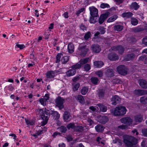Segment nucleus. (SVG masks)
<instances>
[{"label":"nucleus","instance_id":"obj_1","mask_svg":"<svg viewBox=\"0 0 147 147\" xmlns=\"http://www.w3.org/2000/svg\"><path fill=\"white\" fill-rule=\"evenodd\" d=\"M36 110L38 112L40 118L43 120L41 123V125L42 126L45 125L48 122L49 117L46 116L45 115H49V111H44L43 109H37Z\"/></svg>","mask_w":147,"mask_h":147},{"label":"nucleus","instance_id":"obj_2","mask_svg":"<svg viewBox=\"0 0 147 147\" xmlns=\"http://www.w3.org/2000/svg\"><path fill=\"white\" fill-rule=\"evenodd\" d=\"M123 142L127 146L131 147L138 143V140L134 137L128 136L124 138Z\"/></svg>","mask_w":147,"mask_h":147},{"label":"nucleus","instance_id":"obj_3","mask_svg":"<svg viewBox=\"0 0 147 147\" xmlns=\"http://www.w3.org/2000/svg\"><path fill=\"white\" fill-rule=\"evenodd\" d=\"M127 111L125 107L120 106L116 107L112 113L115 116H123L126 114Z\"/></svg>","mask_w":147,"mask_h":147},{"label":"nucleus","instance_id":"obj_4","mask_svg":"<svg viewBox=\"0 0 147 147\" xmlns=\"http://www.w3.org/2000/svg\"><path fill=\"white\" fill-rule=\"evenodd\" d=\"M64 102V99L60 96H58L55 99V105L58 108L59 110H61L63 109L64 108V106L63 103Z\"/></svg>","mask_w":147,"mask_h":147},{"label":"nucleus","instance_id":"obj_5","mask_svg":"<svg viewBox=\"0 0 147 147\" xmlns=\"http://www.w3.org/2000/svg\"><path fill=\"white\" fill-rule=\"evenodd\" d=\"M117 70L118 73L122 75H125L127 74V68L124 65L118 66L117 68Z\"/></svg>","mask_w":147,"mask_h":147},{"label":"nucleus","instance_id":"obj_6","mask_svg":"<svg viewBox=\"0 0 147 147\" xmlns=\"http://www.w3.org/2000/svg\"><path fill=\"white\" fill-rule=\"evenodd\" d=\"M110 15V13L108 11H107L105 13H102L100 15V17L98 19V23L100 24H102L105 20L107 19Z\"/></svg>","mask_w":147,"mask_h":147},{"label":"nucleus","instance_id":"obj_7","mask_svg":"<svg viewBox=\"0 0 147 147\" xmlns=\"http://www.w3.org/2000/svg\"><path fill=\"white\" fill-rule=\"evenodd\" d=\"M120 121L122 123L130 126L132 123V120L130 117H125L121 119Z\"/></svg>","mask_w":147,"mask_h":147},{"label":"nucleus","instance_id":"obj_8","mask_svg":"<svg viewBox=\"0 0 147 147\" xmlns=\"http://www.w3.org/2000/svg\"><path fill=\"white\" fill-rule=\"evenodd\" d=\"M111 48L113 51H118V53L120 55H122L125 51V48L121 45L113 46Z\"/></svg>","mask_w":147,"mask_h":147},{"label":"nucleus","instance_id":"obj_9","mask_svg":"<svg viewBox=\"0 0 147 147\" xmlns=\"http://www.w3.org/2000/svg\"><path fill=\"white\" fill-rule=\"evenodd\" d=\"M121 98L117 95H115L111 98V104L114 105H116L120 103L121 101Z\"/></svg>","mask_w":147,"mask_h":147},{"label":"nucleus","instance_id":"obj_10","mask_svg":"<svg viewBox=\"0 0 147 147\" xmlns=\"http://www.w3.org/2000/svg\"><path fill=\"white\" fill-rule=\"evenodd\" d=\"M133 93L135 95L141 96L147 94V90L141 89H135L133 91Z\"/></svg>","mask_w":147,"mask_h":147},{"label":"nucleus","instance_id":"obj_11","mask_svg":"<svg viewBox=\"0 0 147 147\" xmlns=\"http://www.w3.org/2000/svg\"><path fill=\"white\" fill-rule=\"evenodd\" d=\"M109 120V117L107 116L100 115L99 117L98 121L101 124H105Z\"/></svg>","mask_w":147,"mask_h":147},{"label":"nucleus","instance_id":"obj_12","mask_svg":"<svg viewBox=\"0 0 147 147\" xmlns=\"http://www.w3.org/2000/svg\"><path fill=\"white\" fill-rule=\"evenodd\" d=\"M89 9L90 16L99 17L98 11L97 9L94 6L90 7Z\"/></svg>","mask_w":147,"mask_h":147},{"label":"nucleus","instance_id":"obj_13","mask_svg":"<svg viewBox=\"0 0 147 147\" xmlns=\"http://www.w3.org/2000/svg\"><path fill=\"white\" fill-rule=\"evenodd\" d=\"M92 52L95 53H99L101 51L100 46L98 44H93L91 46Z\"/></svg>","mask_w":147,"mask_h":147},{"label":"nucleus","instance_id":"obj_14","mask_svg":"<svg viewBox=\"0 0 147 147\" xmlns=\"http://www.w3.org/2000/svg\"><path fill=\"white\" fill-rule=\"evenodd\" d=\"M105 93V90L104 88L100 89L98 90L97 94L100 99H102L104 98Z\"/></svg>","mask_w":147,"mask_h":147},{"label":"nucleus","instance_id":"obj_15","mask_svg":"<svg viewBox=\"0 0 147 147\" xmlns=\"http://www.w3.org/2000/svg\"><path fill=\"white\" fill-rule=\"evenodd\" d=\"M105 76L107 77L110 78L114 76V72L112 69H107L105 73Z\"/></svg>","mask_w":147,"mask_h":147},{"label":"nucleus","instance_id":"obj_16","mask_svg":"<svg viewBox=\"0 0 147 147\" xmlns=\"http://www.w3.org/2000/svg\"><path fill=\"white\" fill-rule=\"evenodd\" d=\"M108 58L111 61H116L118 59L119 57L115 53H111L108 55Z\"/></svg>","mask_w":147,"mask_h":147},{"label":"nucleus","instance_id":"obj_17","mask_svg":"<svg viewBox=\"0 0 147 147\" xmlns=\"http://www.w3.org/2000/svg\"><path fill=\"white\" fill-rule=\"evenodd\" d=\"M63 117L64 121L67 122L70 121L71 119L70 118V117H71V116L68 111H66L63 114Z\"/></svg>","mask_w":147,"mask_h":147},{"label":"nucleus","instance_id":"obj_18","mask_svg":"<svg viewBox=\"0 0 147 147\" xmlns=\"http://www.w3.org/2000/svg\"><path fill=\"white\" fill-rule=\"evenodd\" d=\"M139 84L140 86L144 89L147 88V81L144 79L139 80Z\"/></svg>","mask_w":147,"mask_h":147},{"label":"nucleus","instance_id":"obj_19","mask_svg":"<svg viewBox=\"0 0 147 147\" xmlns=\"http://www.w3.org/2000/svg\"><path fill=\"white\" fill-rule=\"evenodd\" d=\"M105 127L102 125L98 124L95 126V128L96 131L98 132H103Z\"/></svg>","mask_w":147,"mask_h":147},{"label":"nucleus","instance_id":"obj_20","mask_svg":"<svg viewBox=\"0 0 147 147\" xmlns=\"http://www.w3.org/2000/svg\"><path fill=\"white\" fill-rule=\"evenodd\" d=\"M93 64L94 67L100 68L104 65V63L102 61H96L93 62Z\"/></svg>","mask_w":147,"mask_h":147},{"label":"nucleus","instance_id":"obj_21","mask_svg":"<svg viewBox=\"0 0 147 147\" xmlns=\"http://www.w3.org/2000/svg\"><path fill=\"white\" fill-rule=\"evenodd\" d=\"M135 57L133 53H131L127 55L124 57V59L126 61L133 60Z\"/></svg>","mask_w":147,"mask_h":147},{"label":"nucleus","instance_id":"obj_22","mask_svg":"<svg viewBox=\"0 0 147 147\" xmlns=\"http://www.w3.org/2000/svg\"><path fill=\"white\" fill-rule=\"evenodd\" d=\"M76 70L72 68L69 69L66 72L67 77H69L74 75L76 74Z\"/></svg>","mask_w":147,"mask_h":147},{"label":"nucleus","instance_id":"obj_23","mask_svg":"<svg viewBox=\"0 0 147 147\" xmlns=\"http://www.w3.org/2000/svg\"><path fill=\"white\" fill-rule=\"evenodd\" d=\"M134 121L137 123H141L143 120V117L141 114L137 115L134 117Z\"/></svg>","mask_w":147,"mask_h":147},{"label":"nucleus","instance_id":"obj_24","mask_svg":"<svg viewBox=\"0 0 147 147\" xmlns=\"http://www.w3.org/2000/svg\"><path fill=\"white\" fill-rule=\"evenodd\" d=\"M98 17H99L98 16H90L89 21L91 24H94L98 22L97 18Z\"/></svg>","mask_w":147,"mask_h":147},{"label":"nucleus","instance_id":"obj_25","mask_svg":"<svg viewBox=\"0 0 147 147\" xmlns=\"http://www.w3.org/2000/svg\"><path fill=\"white\" fill-rule=\"evenodd\" d=\"M133 13L130 12H124L122 14L121 16L125 19L129 18L131 17L133 15Z\"/></svg>","mask_w":147,"mask_h":147},{"label":"nucleus","instance_id":"obj_26","mask_svg":"<svg viewBox=\"0 0 147 147\" xmlns=\"http://www.w3.org/2000/svg\"><path fill=\"white\" fill-rule=\"evenodd\" d=\"M97 105L99 107L101 111L102 112H105L107 111V107L105 105L99 103L97 104Z\"/></svg>","mask_w":147,"mask_h":147},{"label":"nucleus","instance_id":"obj_27","mask_svg":"<svg viewBox=\"0 0 147 147\" xmlns=\"http://www.w3.org/2000/svg\"><path fill=\"white\" fill-rule=\"evenodd\" d=\"M114 30L115 31L120 32L122 31L124 28L123 25H115L113 26Z\"/></svg>","mask_w":147,"mask_h":147},{"label":"nucleus","instance_id":"obj_28","mask_svg":"<svg viewBox=\"0 0 147 147\" xmlns=\"http://www.w3.org/2000/svg\"><path fill=\"white\" fill-rule=\"evenodd\" d=\"M46 77L47 79L53 78L55 77L52 71H48L46 74Z\"/></svg>","mask_w":147,"mask_h":147},{"label":"nucleus","instance_id":"obj_29","mask_svg":"<svg viewBox=\"0 0 147 147\" xmlns=\"http://www.w3.org/2000/svg\"><path fill=\"white\" fill-rule=\"evenodd\" d=\"M83 127L78 125H75L74 131L77 132H82L83 130Z\"/></svg>","mask_w":147,"mask_h":147},{"label":"nucleus","instance_id":"obj_30","mask_svg":"<svg viewBox=\"0 0 147 147\" xmlns=\"http://www.w3.org/2000/svg\"><path fill=\"white\" fill-rule=\"evenodd\" d=\"M82 67V66L80 64V63H79V61L78 63L73 65L71 67V68H72L73 69H74L75 70H76V69H80Z\"/></svg>","mask_w":147,"mask_h":147},{"label":"nucleus","instance_id":"obj_31","mask_svg":"<svg viewBox=\"0 0 147 147\" xmlns=\"http://www.w3.org/2000/svg\"><path fill=\"white\" fill-rule=\"evenodd\" d=\"M68 52L70 53H72L74 52V45L72 43L69 44L67 46Z\"/></svg>","mask_w":147,"mask_h":147},{"label":"nucleus","instance_id":"obj_32","mask_svg":"<svg viewBox=\"0 0 147 147\" xmlns=\"http://www.w3.org/2000/svg\"><path fill=\"white\" fill-rule=\"evenodd\" d=\"M88 87L83 86L80 90L81 94L83 95H85L88 92Z\"/></svg>","mask_w":147,"mask_h":147},{"label":"nucleus","instance_id":"obj_33","mask_svg":"<svg viewBox=\"0 0 147 147\" xmlns=\"http://www.w3.org/2000/svg\"><path fill=\"white\" fill-rule=\"evenodd\" d=\"M80 86V84L79 83H73L72 84V88L74 92L77 90Z\"/></svg>","mask_w":147,"mask_h":147},{"label":"nucleus","instance_id":"obj_34","mask_svg":"<svg viewBox=\"0 0 147 147\" xmlns=\"http://www.w3.org/2000/svg\"><path fill=\"white\" fill-rule=\"evenodd\" d=\"M77 100L81 104L84 105V96L81 95H78L77 96Z\"/></svg>","mask_w":147,"mask_h":147},{"label":"nucleus","instance_id":"obj_35","mask_svg":"<svg viewBox=\"0 0 147 147\" xmlns=\"http://www.w3.org/2000/svg\"><path fill=\"white\" fill-rule=\"evenodd\" d=\"M89 58H87L83 59H81L79 61V63H80V64L82 66L83 65L86 64L89 61Z\"/></svg>","mask_w":147,"mask_h":147},{"label":"nucleus","instance_id":"obj_36","mask_svg":"<svg viewBox=\"0 0 147 147\" xmlns=\"http://www.w3.org/2000/svg\"><path fill=\"white\" fill-rule=\"evenodd\" d=\"M118 18V16L116 15H115L113 16L110 17L107 20V22H111L114 21Z\"/></svg>","mask_w":147,"mask_h":147},{"label":"nucleus","instance_id":"obj_37","mask_svg":"<svg viewBox=\"0 0 147 147\" xmlns=\"http://www.w3.org/2000/svg\"><path fill=\"white\" fill-rule=\"evenodd\" d=\"M140 101L142 104H147V97L144 96L140 97Z\"/></svg>","mask_w":147,"mask_h":147},{"label":"nucleus","instance_id":"obj_38","mask_svg":"<svg viewBox=\"0 0 147 147\" xmlns=\"http://www.w3.org/2000/svg\"><path fill=\"white\" fill-rule=\"evenodd\" d=\"M131 7L135 10H137L140 7V6L136 2H133L131 4Z\"/></svg>","mask_w":147,"mask_h":147},{"label":"nucleus","instance_id":"obj_39","mask_svg":"<svg viewBox=\"0 0 147 147\" xmlns=\"http://www.w3.org/2000/svg\"><path fill=\"white\" fill-rule=\"evenodd\" d=\"M131 22L132 25H136L138 23V20L135 18H131Z\"/></svg>","mask_w":147,"mask_h":147},{"label":"nucleus","instance_id":"obj_40","mask_svg":"<svg viewBox=\"0 0 147 147\" xmlns=\"http://www.w3.org/2000/svg\"><path fill=\"white\" fill-rule=\"evenodd\" d=\"M84 69V71L86 72L90 70L91 69V66L89 64H86L84 65L83 66H82Z\"/></svg>","mask_w":147,"mask_h":147},{"label":"nucleus","instance_id":"obj_41","mask_svg":"<svg viewBox=\"0 0 147 147\" xmlns=\"http://www.w3.org/2000/svg\"><path fill=\"white\" fill-rule=\"evenodd\" d=\"M90 80L92 83L94 84L97 85L98 84V79L96 77H92L90 79Z\"/></svg>","mask_w":147,"mask_h":147},{"label":"nucleus","instance_id":"obj_42","mask_svg":"<svg viewBox=\"0 0 147 147\" xmlns=\"http://www.w3.org/2000/svg\"><path fill=\"white\" fill-rule=\"evenodd\" d=\"M69 61L68 57L67 56L63 57L61 59V61L62 64H66Z\"/></svg>","mask_w":147,"mask_h":147},{"label":"nucleus","instance_id":"obj_43","mask_svg":"<svg viewBox=\"0 0 147 147\" xmlns=\"http://www.w3.org/2000/svg\"><path fill=\"white\" fill-rule=\"evenodd\" d=\"M106 28L104 27H103L100 26L98 28V30L100 32V34H104L105 32Z\"/></svg>","mask_w":147,"mask_h":147},{"label":"nucleus","instance_id":"obj_44","mask_svg":"<svg viewBox=\"0 0 147 147\" xmlns=\"http://www.w3.org/2000/svg\"><path fill=\"white\" fill-rule=\"evenodd\" d=\"M63 54L61 53H58L56 57V60L55 62L56 63H58L60 61V58Z\"/></svg>","mask_w":147,"mask_h":147},{"label":"nucleus","instance_id":"obj_45","mask_svg":"<svg viewBox=\"0 0 147 147\" xmlns=\"http://www.w3.org/2000/svg\"><path fill=\"white\" fill-rule=\"evenodd\" d=\"M85 10V8L84 7L81 8L79 9L76 11L75 12V14L78 16H79V14L82 12H83Z\"/></svg>","mask_w":147,"mask_h":147},{"label":"nucleus","instance_id":"obj_46","mask_svg":"<svg viewBox=\"0 0 147 147\" xmlns=\"http://www.w3.org/2000/svg\"><path fill=\"white\" fill-rule=\"evenodd\" d=\"M102 39L100 36H96V37H93L92 38V40L95 42H100Z\"/></svg>","mask_w":147,"mask_h":147},{"label":"nucleus","instance_id":"obj_47","mask_svg":"<svg viewBox=\"0 0 147 147\" xmlns=\"http://www.w3.org/2000/svg\"><path fill=\"white\" fill-rule=\"evenodd\" d=\"M91 36V34L90 32L88 31L86 33L84 36V38L86 40H88Z\"/></svg>","mask_w":147,"mask_h":147},{"label":"nucleus","instance_id":"obj_48","mask_svg":"<svg viewBox=\"0 0 147 147\" xmlns=\"http://www.w3.org/2000/svg\"><path fill=\"white\" fill-rule=\"evenodd\" d=\"M75 126V125L74 123H70L67 125V127L68 129H73L74 130Z\"/></svg>","mask_w":147,"mask_h":147},{"label":"nucleus","instance_id":"obj_49","mask_svg":"<svg viewBox=\"0 0 147 147\" xmlns=\"http://www.w3.org/2000/svg\"><path fill=\"white\" fill-rule=\"evenodd\" d=\"M59 130L62 133H65L67 131L66 127L64 126H61L59 128Z\"/></svg>","mask_w":147,"mask_h":147},{"label":"nucleus","instance_id":"obj_50","mask_svg":"<svg viewBox=\"0 0 147 147\" xmlns=\"http://www.w3.org/2000/svg\"><path fill=\"white\" fill-rule=\"evenodd\" d=\"M39 102L43 106L45 107L46 105L47 101L45 100L43 98H40L39 99Z\"/></svg>","mask_w":147,"mask_h":147},{"label":"nucleus","instance_id":"obj_51","mask_svg":"<svg viewBox=\"0 0 147 147\" xmlns=\"http://www.w3.org/2000/svg\"><path fill=\"white\" fill-rule=\"evenodd\" d=\"M81 77V75H79L73 78L72 80L73 82H76L77 81L79 80L80 78Z\"/></svg>","mask_w":147,"mask_h":147},{"label":"nucleus","instance_id":"obj_52","mask_svg":"<svg viewBox=\"0 0 147 147\" xmlns=\"http://www.w3.org/2000/svg\"><path fill=\"white\" fill-rule=\"evenodd\" d=\"M100 7L102 8H104L106 7L109 8L110 7V6L107 3H102L100 4Z\"/></svg>","mask_w":147,"mask_h":147},{"label":"nucleus","instance_id":"obj_53","mask_svg":"<svg viewBox=\"0 0 147 147\" xmlns=\"http://www.w3.org/2000/svg\"><path fill=\"white\" fill-rule=\"evenodd\" d=\"M79 27L80 28V29L81 30H82L83 31L84 30H86L87 29V27L83 23H81L79 26Z\"/></svg>","mask_w":147,"mask_h":147},{"label":"nucleus","instance_id":"obj_54","mask_svg":"<svg viewBox=\"0 0 147 147\" xmlns=\"http://www.w3.org/2000/svg\"><path fill=\"white\" fill-rule=\"evenodd\" d=\"M95 73L99 77L101 78L103 76V74L101 70L98 71H96Z\"/></svg>","mask_w":147,"mask_h":147},{"label":"nucleus","instance_id":"obj_55","mask_svg":"<svg viewBox=\"0 0 147 147\" xmlns=\"http://www.w3.org/2000/svg\"><path fill=\"white\" fill-rule=\"evenodd\" d=\"M118 128L122 129H125L128 128V126L127 125H122L118 126Z\"/></svg>","mask_w":147,"mask_h":147},{"label":"nucleus","instance_id":"obj_56","mask_svg":"<svg viewBox=\"0 0 147 147\" xmlns=\"http://www.w3.org/2000/svg\"><path fill=\"white\" fill-rule=\"evenodd\" d=\"M113 83L115 84H121V81L120 79L117 78L113 79Z\"/></svg>","mask_w":147,"mask_h":147},{"label":"nucleus","instance_id":"obj_57","mask_svg":"<svg viewBox=\"0 0 147 147\" xmlns=\"http://www.w3.org/2000/svg\"><path fill=\"white\" fill-rule=\"evenodd\" d=\"M67 140V142H68L72 141L73 140V138L70 135H68L66 137H65Z\"/></svg>","mask_w":147,"mask_h":147},{"label":"nucleus","instance_id":"obj_58","mask_svg":"<svg viewBox=\"0 0 147 147\" xmlns=\"http://www.w3.org/2000/svg\"><path fill=\"white\" fill-rule=\"evenodd\" d=\"M144 29L142 28H136L134 29V31L135 32H138L144 30Z\"/></svg>","mask_w":147,"mask_h":147},{"label":"nucleus","instance_id":"obj_59","mask_svg":"<svg viewBox=\"0 0 147 147\" xmlns=\"http://www.w3.org/2000/svg\"><path fill=\"white\" fill-rule=\"evenodd\" d=\"M18 43H17L16 45V47L18 48H19L21 50L24 49L25 47V45L23 44L20 45L18 44Z\"/></svg>","mask_w":147,"mask_h":147},{"label":"nucleus","instance_id":"obj_60","mask_svg":"<svg viewBox=\"0 0 147 147\" xmlns=\"http://www.w3.org/2000/svg\"><path fill=\"white\" fill-rule=\"evenodd\" d=\"M88 50V49H86L83 50L81 51V55L83 56L85 55L87 53Z\"/></svg>","mask_w":147,"mask_h":147},{"label":"nucleus","instance_id":"obj_61","mask_svg":"<svg viewBox=\"0 0 147 147\" xmlns=\"http://www.w3.org/2000/svg\"><path fill=\"white\" fill-rule=\"evenodd\" d=\"M138 66V65H134L132 69H133V71L134 72L137 71H139Z\"/></svg>","mask_w":147,"mask_h":147},{"label":"nucleus","instance_id":"obj_62","mask_svg":"<svg viewBox=\"0 0 147 147\" xmlns=\"http://www.w3.org/2000/svg\"><path fill=\"white\" fill-rule=\"evenodd\" d=\"M142 133L144 136L147 137V129H143L142 130Z\"/></svg>","mask_w":147,"mask_h":147},{"label":"nucleus","instance_id":"obj_63","mask_svg":"<svg viewBox=\"0 0 147 147\" xmlns=\"http://www.w3.org/2000/svg\"><path fill=\"white\" fill-rule=\"evenodd\" d=\"M55 113L53 116L55 117V119H59L60 117V115L59 113L57 111H56L55 112Z\"/></svg>","mask_w":147,"mask_h":147},{"label":"nucleus","instance_id":"obj_64","mask_svg":"<svg viewBox=\"0 0 147 147\" xmlns=\"http://www.w3.org/2000/svg\"><path fill=\"white\" fill-rule=\"evenodd\" d=\"M142 43L145 45L147 46V36H146L143 38L142 40Z\"/></svg>","mask_w":147,"mask_h":147}]
</instances>
